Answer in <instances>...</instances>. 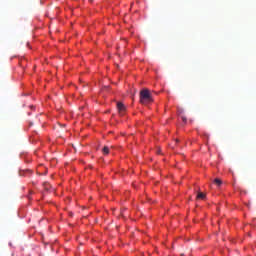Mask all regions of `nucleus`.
Masks as SVG:
<instances>
[{
    "instance_id": "1",
    "label": "nucleus",
    "mask_w": 256,
    "mask_h": 256,
    "mask_svg": "<svg viewBox=\"0 0 256 256\" xmlns=\"http://www.w3.org/2000/svg\"><path fill=\"white\" fill-rule=\"evenodd\" d=\"M153 102V97L151 96V92L149 89H143L140 92V103L142 105H147V103Z\"/></svg>"
},
{
    "instance_id": "2",
    "label": "nucleus",
    "mask_w": 256,
    "mask_h": 256,
    "mask_svg": "<svg viewBox=\"0 0 256 256\" xmlns=\"http://www.w3.org/2000/svg\"><path fill=\"white\" fill-rule=\"evenodd\" d=\"M117 110L120 115H125V111H127V108L122 102H117Z\"/></svg>"
},
{
    "instance_id": "3",
    "label": "nucleus",
    "mask_w": 256,
    "mask_h": 256,
    "mask_svg": "<svg viewBox=\"0 0 256 256\" xmlns=\"http://www.w3.org/2000/svg\"><path fill=\"white\" fill-rule=\"evenodd\" d=\"M214 183H215V185H217L218 187H221V185H223V182H222L221 179H219V178H216V179L214 180Z\"/></svg>"
},
{
    "instance_id": "4",
    "label": "nucleus",
    "mask_w": 256,
    "mask_h": 256,
    "mask_svg": "<svg viewBox=\"0 0 256 256\" xmlns=\"http://www.w3.org/2000/svg\"><path fill=\"white\" fill-rule=\"evenodd\" d=\"M102 153L104 155H109V146H104V148L102 149Z\"/></svg>"
},
{
    "instance_id": "5",
    "label": "nucleus",
    "mask_w": 256,
    "mask_h": 256,
    "mask_svg": "<svg viewBox=\"0 0 256 256\" xmlns=\"http://www.w3.org/2000/svg\"><path fill=\"white\" fill-rule=\"evenodd\" d=\"M197 199H205V194L203 192H199L197 194Z\"/></svg>"
},
{
    "instance_id": "6",
    "label": "nucleus",
    "mask_w": 256,
    "mask_h": 256,
    "mask_svg": "<svg viewBox=\"0 0 256 256\" xmlns=\"http://www.w3.org/2000/svg\"><path fill=\"white\" fill-rule=\"evenodd\" d=\"M182 121H183L184 123H187V118L182 117Z\"/></svg>"
}]
</instances>
